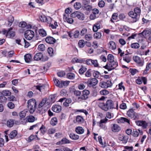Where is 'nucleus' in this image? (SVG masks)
I'll use <instances>...</instances> for the list:
<instances>
[{
  "instance_id": "10",
  "label": "nucleus",
  "mask_w": 151,
  "mask_h": 151,
  "mask_svg": "<svg viewBox=\"0 0 151 151\" xmlns=\"http://www.w3.org/2000/svg\"><path fill=\"white\" fill-rule=\"evenodd\" d=\"M98 83V80L96 78H93L89 79L87 81L88 86L93 87L96 85Z\"/></svg>"
},
{
  "instance_id": "14",
  "label": "nucleus",
  "mask_w": 151,
  "mask_h": 151,
  "mask_svg": "<svg viewBox=\"0 0 151 151\" xmlns=\"http://www.w3.org/2000/svg\"><path fill=\"white\" fill-rule=\"evenodd\" d=\"M46 42L50 44H53L56 41V40L53 37H47L45 38Z\"/></svg>"
},
{
  "instance_id": "31",
  "label": "nucleus",
  "mask_w": 151,
  "mask_h": 151,
  "mask_svg": "<svg viewBox=\"0 0 151 151\" xmlns=\"http://www.w3.org/2000/svg\"><path fill=\"white\" fill-rule=\"evenodd\" d=\"M58 123L57 119L56 117L52 118L50 121V124L52 126L56 125Z\"/></svg>"
},
{
  "instance_id": "44",
  "label": "nucleus",
  "mask_w": 151,
  "mask_h": 151,
  "mask_svg": "<svg viewBox=\"0 0 151 151\" xmlns=\"http://www.w3.org/2000/svg\"><path fill=\"white\" fill-rule=\"evenodd\" d=\"M67 78L70 79H73L74 78L75 75L73 73H68L67 75Z\"/></svg>"
},
{
  "instance_id": "6",
  "label": "nucleus",
  "mask_w": 151,
  "mask_h": 151,
  "mask_svg": "<svg viewBox=\"0 0 151 151\" xmlns=\"http://www.w3.org/2000/svg\"><path fill=\"white\" fill-rule=\"evenodd\" d=\"M118 65L117 62L114 61L110 62L109 64H107L104 67L108 70H111L114 69Z\"/></svg>"
},
{
  "instance_id": "25",
  "label": "nucleus",
  "mask_w": 151,
  "mask_h": 151,
  "mask_svg": "<svg viewBox=\"0 0 151 151\" xmlns=\"http://www.w3.org/2000/svg\"><path fill=\"white\" fill-rule=\"evenodd\" d=\"M17 132L16 130L12 131L9 135V137L11 139H13L17 135Z\"/></svg>"
},
{
  "instance_id": "47",
  "label": "nucleus",
  "mask_w": 151,
  "mask_h": 151,
  "mask_svg": "<svg viewBox=\"0 0 151 151\" xmlns=\"http://www.w3.org/2000/svg\"><path fill=\"white\" fill-rule=\"evenodd\" d=\"M7 101V98L5 96H0V102L1 103H6Z\"/></svg>"
},
{
  "instance_id": "61",
  "label": "nucleus",
  "mask_w": 151,
  "mask_h": 151,
  "mask_svg": "<svg viewBox=\"0 0 151 151\" xmlns=\"http://www.w3.org/2000/svg\"><path fill=\"white\" fill-rule=\"evenodd\" d=\"M90 3V0H83V6H85L89 5Z\"/></svg>"
},
{
  "instance_id": "51",
  "label": "nucleus",
  "mask_w": 151,
  "mask_h": 151,
  "mask_svg": "<svg viewBox=\"0 0 151 151\" xmlns=\"http://www.w3.org/2000/svg\"><path fill=\"white\" fill-rule=\"evenodd\" d=\"M87 70V68L83 66H82L79 70V72L80 74H82Z\"/></svg>"
},
{
  "instance_id": "12",
  "label": "nucleus",
  "mask_w": 151,
  "mask_h": 151,
  "mask_svg": "<svg viewBox=\"0 0 151 151\" xmlns=\"http://www.w3.org/2000/svg\"><path fill=\"white\" fill-rule=\"evenodd\" d=\"M135 122L137 125L142 126L144 128H146L147 126V123L145 121L138 120Z\"/></svg>"
},
{
  "instance_id": "45",
  "label": "nucleus",
  "mask_w": 151,
  "mask_h": 151,
  "mask_svg": "<svg viewBox=\"0 0 151 151\" xmlns=\"http://www.w3.org/2000/svg\"><path fill=\"white\" fill-rule=\"evenodd\" d=\"M119 121L121 123H124V122H126L129 124V120L127 119L122 117L119 119Z\"/></svg>"
},
{
  "instance_id": "2",
  "label": "nucleus",
  "mask_w": 151,
  "mask_h": 151,
  "mask_svg": "<svg viewBox=\"0 0 151 151\" xmlns=\"http://www.w3.org/2000/svg\"><path fill=\"white\" fill-rule=\"evenodd\" d=\"M141 10L138 7H136L134 11H130L128 13L129 15L132 19V22H135L138 21L140 17Z\"/></svg>"
},
{
  "instance_id": "59",
  "label": "nucleus",
  "mask_w": 151,
  "mask_h": 151,
  "mask_svg": "<svg viewBox=\"0 0 151 151\" xmlns=\"http://www.w3.org/2000/svg\"><path fill=\"white\" fill-rule=\"evenodd\" d=\"M93 74L94 77L96 78H98L100 76V73L97 71L94 72Z\"/></svg>"
},
{
  "instance_id": "40",
  "label": "nucleus",
  "mask_w": 151,
  "mask_h": 151,
  "mask_svg": "<svg viewBox=\"0 0 151 151\" xmlns=\"http://www.w3.org/2000/svg\"><path fill=\"white\" fill-rule=\"evenodd\" d=\"M74 8L76 10L80 9L81 7V4L80 2H77L74 4Z\"/></svg>"
},
{
  "instance_id": "46",
  "label": "nucleus",
  "mask_w": 151,
  "mask_h": 151,
  "mask_svg": "<svg viewBox=\"0 0 151 151\" xmlns=\"http://www.w3.org/2000/svg\"><path fill=\"white\" fill-rule=\"evenodd\" d=\"M85 38L86 40L90 41L92 39V35L90 34H87L85 35Z\"/></svg>"
},
{
  "instance_id": "57",
  "label": "nucleus",
  "mask_w": 151,
  "mask_h": 151,
  "mask_svg": "<svg viewBox=\"0 0 151 151\" xmlns=\"http://www.w3.org/2000/svg\"><path fill=\"white\" fill-rule=\"evenodd\" d=\"M7 99L9 101H14L16 100V98L13 96H10L8 97Z\"/></svg>"
},
{
  "instance_id": "54",
  "label": "nucleus",
  "mask_w": 151,
  "mask_h": 151,
  "mask_svg": "<svg viewBox=\"0 0 151 151\" xmlns=\"http://www.w3.org/2000/svg\"><path fill=\"white\" fill-rule=\"evenodd\" d=\"M48 52L50 55L52 56L53 55V50L52 47H49L48 49Z\"/></svg>"
},
{
  "instance_id": "33",
  "label": "nucleus",
  "mask_w": 151,
  "mask_h": 151,
  "mask_svg": "<svg viewBox=\"0 0 151 151\" xmlns=\"http://www.w3.org/2000/svg\"><path fill=\"white\" fill-rule=\"evenodd\" d=\"M70 141L67 138H63L61 141L60 142V144H68L70 143Z\"/></svg>"
},
{
  "instance_id": "15",
  "label": "nucleus",
  "mask_w": 151,
  "mask_h": 151,
  "mask_svg": "<svg viewBox=\"0 0 151 151\" xmlns=\"http://www.w3.org/2000/svg\"><path fill=\"white\" fill-rule=\"evenodd\" d=\"M111 129L113 132H117L121 130V128L117 124H113V126L111 127Z\"/></svg>"
},
{
  "instance_id": "4",
  "label": "nucleus",
  "mask_w": 151,
  "mask_h": 151,
  "mask_svg": "<svg viewBox=\"0 0 151 151\" xmlns=\"http://www.w3.org/2000/svg\"><path fill=\"white\" fill-rule=\"evenodd\" d=\"M34 59L35 60H41L42 61H45L47 60L48 58L46 56H43L42 53L39 52L35 55Z\"/></svg>"
},
{
  "instance_id": "22",
  "label": "nucleus",
  "mask_w": 151,
  "mask_h": 151,
  "mask_svg": "<svg viewBox=\"0 0 151 151\" xmlns=\"http://www.w3.org/2000/svg\"><path fill=\"white\" fill-rule=\"evenodd\" d=\"M54 83L56 86H58L60 88L63 87L62 84L61 83V81L60 82L58 79L55 78L53 79Z\"/></svg>"
},
{
  "instance_id": "62",
  "label": "nucleus",
  "mask_w": 151,
  "mask_h": 151,
  "mask_svg": "<svg viewBox=\"0 0 151 151\" xmlns=\"http://www.w3.org/2000/svg\"><path fill=\"white\" fill-rule=\"evenodd\" d=\"M55 132V129L54 128H50L48 130V132L49 134H53Z\"/></svg>"
},
{
  "instance_id": "23",
  "label": "nucleus",
  "mask_w": 151,
  "mask_h": 151,
  "mask_svg": "<svg viewBox=\"0 0 151 151\" xmlns=\"http://www.w3.org/2000/svg\"><path fill=\"white\" fill-rule=\"evenodd\" d=\"M26 120L27 122H33L35 121V118L33 116L30 115L27 116Z\"/></svg>"
},
{
  "instance_id": "58",
  "label": "nucleus",
  "mask_w": 151,
  "mask_h": 151,
  "mask_svg": "<svg viewBox=\"0 0 151 151\" xmlns=\"http://www.w3.org/2000/svg\"><path fill=\"white\" fill-rule=\"evenodd\" d=\"M7 106L10 109H13L14 108V104L11 102L8 103L7 104Z\"/></svg>"
},
{
  "instance_id": "29",
  "label": "nucleus",
  "mask_w": 151,
  "mask_h": 151,
  "mask_svg": "<svg viewBox=\"0 0 151 151\" xmlns=\"http://www.w3.org/2000/svg\"><path fill=\"white\" fill-rule=\"evenodd\" d=\"M1 94L4 96H8L11 95V93L9 90H4L2 91Z\"/></svg>"
},
{
  "instance_id": "63",
  "label": "nucleus",
  "mask_w": 151,
  "mask_h": 151,
  "mask_svg": "<svg viewBox=\"0 0 151 151\" xmlns=\"http://www.w3.org/2000/svg\"><path fill=\"white\" fill-rule=\"evenodd\" d=\"M78 11L75 12L70 14V17L73 18L77 17L78 16Z\"/></svg>"
},
{
  "instance_id": "17",
  "label": "nucleus",
  "mask_w": 151,
  "mask_h": 151,
  "mask_svg": "<svg viewBox=\"0 0 151 151\" xmlns=\"http://www.w3.org/2000/svg\"><path fill=\"white\" fill-rule=\"evenodd\" d=\"M134 60L138 64L142 66L143 65V63L142 61L141 58L138 56H135L133 57Z\"/></svg>"
},
{
  "instance_id": "7",
  "label": "nucleus",
  "mask_w": 151,
  "mask_h": 151,
  "mask_svg": "<svg viewBox=\"0 0 151 151\" xmlns=\"http://www.w3.org/2000/svg\"><path fill=\"white\" fill-rule=\"evenodd\" d=\"M25 38L28 40H31L34 37L35 33L32 30H27L25 31L24 34Z\"/></svg>"
},
{
  "instance_id": "18",
  "label": "nucleus",
  "mask_w": 151,
  "mask_h": 151,
  "mask_svg": "<svg viewBox=\"0 0 151 151\" xmlns=\"http://www.w3.org/2000/svg\"><path fill=\"white\" fill-rule=\"evenodd\" d=\"M75 131L78 134H81L84 133V130L82 127L78 126L76 128Z\"/></svg>"
},
{
  "instance_id": "55",
  "label": "nucleus",
  "mask_w": 151,
  "mask_h": 151,
  "mask_svg": "<svg viewBox=\"0 0 151 151\" xmlns=\"http://www.w3.org/2000/svg\"><path fill=\"white\" fill-rule=\"evenodd\" d=\"M87 32V29L85 28H83L81 31L80 35L81 36H83Z\"/></svg>"
},
{
  "instance_id": "50",
  "label": "nucleus",
  "mask_w": 151,
  "mask_h": 151,
  "mask_svg": "<svg viewBox=\"0 0 151 151\" xmlns=\"http://www.w3.org/2000/svg\"><path fill=\"white\" fill-rule=\"evenodd\" d=\"M131 47L132 48L137 49L139 47V45L138 43H134L131 44Z\"/></svg>"
},
{
  "instance_id": "36",
  "label": "nucleus",
  "mask_w": 151,
  "mask_h": 151,
  "mask_svg": "<svg viewBox=\"0 0 151 151\" xmlns=\"http://www.w3.org/2000/svg\"><path fill=\"white\" fill-rule=\"evenodd\" d=\"M101 36V33L100 32H97L94 34V38L97 39H100Z\"/></svg>"
},
{
  "instance_id": "49",
  "label": "nucleus",
  "mask_w": 151,
  "mask_h": 151,
  "mask_svg": "<svg viewBox=\"0 0 151 151\" xmlns=\"http://www.w3.org/2000/svg\"><path fill=\"white\" fill-rule=\"evenodd\" d=\"M100 93L101 95H106L109 94V92L106 89H103L100 91Z\"/></svg>"
},
{
  "instance_id": "28",
  "label": "nucleus",
  "mask_w": 151,
  "mask_h": 151,
  "mask_svg": "<svg viewBox=\"0 0 151 151\" xmlns=\"http://www.w3.org/2000/svg\"><path fill=\"white\" fill-rule=\"evenodd\" d=\"M14 19V18L12 16L10 15L9 17L8 18V21L9 22L8 25L10 27L11 26Z\"/></svg>"
},
{
  "instance_id": "37",
  "label": "nucleus",
  "mask_w": 151,
  "mask_h": 151,
  "mask_svg": "<svg viewBox=\"0 0 151 151\" xmlns=\"http://www.w3.org/2000/svg\"><path fill=\"white\" fill-rule=\"evenodd\" d=\"M107 60L110 63L114 61V56L111 54H109L108 55Z\"/></svg>"
},
{
  "instance_id": "21",
  "label": "nucleus",
  "mask_w": 151,
  "mask_h": 151,
  "mask_svg": "<svg viewBox=\"0 0 151 151\" xmlns=\"http://www.w3.org/2000/svg\"><path fill=\"white\" fill-rule=\"evenodd\" d=\"M83 119L81 116H76V120H74V122L75 123H76V122L79 124H82L83 122Z\"/></svg>"
},
{
  "instance_id": "11",
  "label": "nucleus",
  "mask_w": 151,
  "mask_h": 151,
  "mask_svg": "<svg viewBox=\"0 0 151 151\" xmlns=\"http://www.w3.org/2000/svg\"><path fill=\"white\" fill-rule=\"evenodd\" d=\"M12 28L10 27L8 29V31L6 34V36L9 38L14 37L15 35V33L14 31H12Z\"/></svg>"
},
{
  "instance_id": "13",
  "label": "nucleus",
  "mask_w": 151,
  "mask_h": 151,
  "mask_svg": "<svg viewBox=\"0 0 151 151\" xmlns=\"http://www.w3.org/2000/svg\"><path fill=\"white\" fill-rule=\"evenodd\" d=\"M47 99L46 98H44L42 99V101L38 105V110H40V109L43 106H46V104H48V102H47Z\"/></svg>"
},
{
  "instance_id": "1",
  "label": "nucleus",
  "mask_w": 151,
  "mask_h": 151,
  "mask_svg": "<svg viewBox=\"0 0 151 151\" xmlns=\"http://www.w3.org/2000/svg\"><path fill=\"white\" fill-rule=\"evenodd\" d=\"M98 106L102 110L105 111H107L109 109L115 108L114 102L111 99L107 100L106 103L103 102L99 103Z\"/></svg>"
},
{
  "instance_id": "52",
  "label": "nucleus",
  "mask_w": 151,
  "mask_h": 151,
  "mask_svg": "<svg viewBox=\"0 0 151 151\" xmlns=\"http://www.w3.org/2000/svg\"><path fill=\"white\" fill-rule=\"evenodd\" d=\"M80 32L78 30H76L73 33V36L75 38H78L80 36Z\"/></svg>"
},
{
  "instance_id": "27",
  "label": "nucleus",
  "mask_w": 151,
  "mask_h": 151,
  "mask_svg": "<svg viewBox=\"0 0 151 151\" xmlns=\"http://www.w3.org/2000/svg\"><path fill=\"white\" fill-rule=\"evenodd\" d=\"M100 28V25L99 23H96L93 26V30L94 32H96Z\"/></svg>"
},
{
  "instance_id": "30",
  "label": "nucleus",
  "mask_w": 151,
  "mask_h": 151,
  "mask_svg": "<svg viewBox=\"0 0 151 151\" xmlns=\"http://www.w3.org/2000/svg\"><path fill=\"white\" fill-rule=\"evenodd\" d=\"M39 32L40 35L42 37H45L47 35L46 32L43 29H40Z\"/></svg>"
},
{
  "instance_id": "60",
  "label": "nucleus",
  "mask_w": 151,
  "mask_h": 151,
  "mask_svg": "<svg viewBox=\"0 0 151 151\" xmlns=\"http://www.w3.org/2000/svg\"><path fill=\"white\" fill-rule=\"evenodd\" d=\"M44 86L41 85H39L38 86H36V87L37 89L39 90L40 91H41V90L44 89Z\"/></svg>"
},
{
  "instance_id": "24",
  "label": "nucleus",
  "mask_w": 151,
  "mask_h": 151,
  "mask_svg": "<svg viewBox=\"0 0 151 151\" xmlns=\"http://www.w3.org/2000/svg\"><path fill=\"white\" fill-rule=\"evenodd\" d=\"M70 137L74 140L78 139L79 138V136L73 133H71L69 135Z\"/></svg>"
},
{
  "instance_id": "56",
  "label": "nucleus",
  "mask_w": 151,
  "mask_h": 151,
  "mask_svg": "<svg viewBox=\"0 0 151 151\" xmlns=\"http://www.w3.org/2000/svg\"><path fill=\"white\" fill-rule=\"evenodd\" d=\"M91 64L95 67H97L98 66L99 64L98 61L96 60H93Z\"/></svg>"
},
{
  "instance_id": "34",
  "label": "nucleus",
  "mask_w": 151,
  "mask_h": 151,
  "mask_svg": "<svg viewBox=\"0 0 151 151\" xmlns=\"http://www.w3.org/2000/svg\"><path fill=\"white\" fill-rule=\"evenodd\" d=\"M41 125L40 123H37L35 124H34L32 126H31L29 129V130H33L34 128L39 129L40 126Z\"/></svg>"
},
{
  "instance_id": "19",
  "label": "nucleus",
  "mask_w": 151,
  "mask_h": 151,
  "mask_svg": "<svg viewBox=\"0 0 151 151\" xmlns=\"http://www.w3.org/2000/svg\"><path fill=\"white\" fill-rule=\"evenodd\" d=\"M52 110L55 112H59L61 110V107L60 105H55L52 108Z\"/></svg>"
},
{
  "instance_id": "32",
  "label": "nucleus",
  "mask_w": 151,
  "mask_h": 151,
  "mask_svg": "<svg viewBox=\"0 0 151 151\" xmlns=\"http://www.w3.org/2000/svg\"><path fill=\"white\" fill-rule=\"evenodd\" d=\"M27 109H24L23 111H21L19 113V116L21 118H24L26 115V114L27 112Z\"/></svg>"
},
{
  "instance_id": "26",
  "label": "nucleus",
  "mask_w": 151,
  "mask_h": 151,
  "mask_svg": "<svg viewBox=\"0 0 151 151\" xmlns=\"http://www.w3.org/2000/svg\"><path fill=\"white\" fill-rule=\"evenodd\" d=\"M142 34L144 37H147L151 34V30H144L142 32Z\"/></svg>"
},
{
  "instance_id": "42",
  "label": "nucleus",
  "mask_w": 151,
  "mask_h": 151,
  "mask_svg": "<svg viewBox=\"0 0 151 151\" xmlns=\"http://www.w3.org/2000/svg\"><path fill=\"white\" fill-rule=\"evenodd\" d=\"M77 17L79 19L83 20L84 19V15L83 14L78 12Z\"/></svg>"
},
{
  "instance_id": "64",
  "label": "nucleus",
  "mask_w": 151,
  "mask_h": 151,
  "mask_svg": "<svg viewBox=\"0 0 151 151\" xmlns=\"http://www.w3.org/2000/svg\"><path fill=\"white\" fill-rule=\"evenodd\" d=\"M98 5L100 7H103L105 5V2L101 0L99 2Z\"/></svg>"
},
{
  "instance_id": "16",
  "label": "nucleus",
  "mask_w": 151,
  "mask_h": 151,
  "mask_svg": "<svg viewBox=\"0 0 151 151\" xmlns=\"http://www.w3.org/2000/svg\"><path fill=\"white\" fill-rule=\"evenodd\" d=\"M108 46L109 49L111 50H114L116 49L115 43L113 41H110L109 42Z\"/></svg>"
},
{
  "instance_id": "39",
  "label": "nucleus",
  "mask_w": 151,
  "mask_h": 151,
  "mask_svg": "<svg viewBox=\"0 0 151 151\" xmlns=\"http://www.w3.org/2000/svg\"><path fill=\"white\" fill-rule=\"evenodd\" d=\"M14 124V122L13 120L12 119H10L8 120L6 123L7 126L9 127H12Z\"/></svg>"
},
{
  "instance_id": "35",
  "label": "nucleus",
  "mask_w": 151,
  "mask_h": 151,
  "mask_svg": "<svg viewBox=\"0 0 151 151\" xmlns=\"http://www.w3.org/2000/svg\"><path fill=\"white\" fill-rule=\"evenodd\" d=\"M118 14L117 13H114L112 15L111 18L110 20V21L112 23H114V21L113 20H116L118 17Z\"/></svg>"
},
{
  "instance_id": "53",
  "label": "nucleus",
  "mask_w": 151,
  "mask_h": 151,
  "mask_svg": "<svg viewBox=\"0 0 151 151\" xmlns=\"http://www.w3.org/2000/svg\"><path fill=\"white\" fill-rule=\"evenodd\" d=\"M84 9L86 10L87 11H90L91 10L92 8L91 6L89 5H86L85 6H83Z\"/></svg>"
},
{
  "instance_id": "41",
  "label": "nucleus",
  "mask_w": 151,
  "mask_h": 151,
  "mask_svg": "<svg viewBox=\"0 0 151 151\" xmlns=\"http://www.w3.org/2000/svg\"><path fill=\"white\" fill-rule=\"evenodd\" d=\"M40 131L41 134L43 135L46 132V129L45 127L42 124L41 127L40 128Z\"/></svg>"
},
{
  "instance_id": "9",
  "label": "nucleus",
  "mask_w": 151,
  "mask_h": 151,
  "mask_svg": "<svg viewBox=\"0 0 151 151\" xmlns=\"http://www.w3.org/2000/svg\"><path fill=\"white\" fill-rule=\"evenodd\" d=\"M112 85L110 81H101L99 83V86L103 88H107L110 87Z\"/></svg>"
},
{
  "instance_id": "5",
  "label": "nucleus",
  "mask_w": 151,
  "mask_h": 151,
  "mask_svg": "<svg viewBox=\"0 0 151 151\" xmlns=\"http://www.w3.org/2000/svg\"><path fill=\"white\" fill-rule=\"evenodd\" d=\"M128 116L134 120L138 119L139 118V116L137 114L135 113L132 109H130L127 112Z\"/></svg>"
},
{
  "instance_id": "38",
  "label": "nucleus",
  "mask_w": 151,
  "mask_h": 151,
  "mask_svg": "<svg viewBox=\"0 0 151 151\" xmlns=\"http://www.w3.org/2000/svg\"><path fill=\"white\" fill-rule=\"evenodd\" d=\"M123 60L127 63H129L131 60V58L130 57L126 54L123 57Z\"/></svg>"
},
{
  "instance_id": "20",
  "label": "nucleus",
  "mask_w": 151,
  "mask_h": 151,
  "mask_svg": "<svg viewBox=\"0 0 151 151\" xmlns=\"http://www.w3.org/2000/svg\"><path fill=\"white\" fill-rule=\"evenodd\" d=\"M24 58L26 62L27 63L30 62L32 60V55L29 54L25 55L24 56Z\"/></svg>"
},
{
  "instance_id": "43",
  "label": "nucleus",
  "mask_w": 151,
  "mask_h": 151,
  "mask_svg": "<svg viewBox=\"0 0 151 151\" xmlns=\"http://www.w3.org/2000/svg\"><path fill=\"white\" fill-rule=\"evenodd\" d=\"M85 42V41L83 40H79L78 43L79 47L81 48L83 47L84 46Z\"/></svg>"
},
{
  "instance_id": "3",
  "label": "nucleus",
  "mask_w": 151,
  "mask_h": 151,
  "mask_svg": "<svg viewBox=\"0 0 151 151\" xmlns=\"http://www.w3.org/2000/svg\"><path fill=\"white\" fill-rule=\"evenodd\" d=\"M28 110L30 113L32 114L35 111L37 106L36 100L33 99L29 100L27 102Z\"/></svg>"
},
{
  "instance_id": "8",
  "label": "nucleus",
  "mask_w": 151,
  "mask_h": 151,
  "mask_svg": "<svg viewBox=\"0 0 151 151\" xmlns=\"http://www.w3.org/2000/svg\"><path fill=\"white\" fill-rule=\"evenodd\" d=\"M90 93V91L88 90H83L82 92L81 96L78 97V99L80 101L86 99L88 98Z\"/></svg>"
},
{
  "instance_id": "48",
  "label": "nucleus",
  "mask_w": 151,
  "mask_h": 151,
  "mask_svg": "<svg viewBox=\"0 0 151 151\" xmlns=\"http://www.w3.org/2000/svg\"><path fill=\"white\" fill-rule=\"evenodd\" d=\"M38 49L40 51H43L45 50V46L43 44H40L39 45Z\"/></svg>"
}]
</instances>
